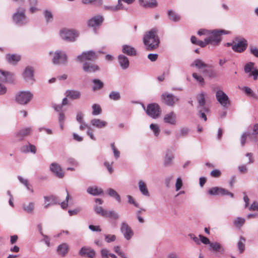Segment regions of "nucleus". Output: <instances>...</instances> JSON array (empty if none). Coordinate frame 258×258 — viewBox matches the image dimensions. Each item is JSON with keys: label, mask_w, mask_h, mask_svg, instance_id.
Segmentation results:
<instances>
[{"label": "nucleus", "mask_w": 258, "mask_h": 258, "mask_svg": "<svg viewBox=\"0 0 258 258\" xmlns=\"http://www.w3.org/2000/svg\"><path fill=\"white\" fill-rule=\"evenodd\" d=\"M122 51L130 56L136 55V50L135 48L128 45H123L122 46Z\"/></svg>", "instance_id": "nucleus-31"}, {"label": "nucleus", "mask_w": 258, "mask_h": 258, "mask_svg": "<svg viewBox=\"0 0 258 258\" xmlns=\"http://www.w3.org/2000/svg\"><path fill=\"white\" fill-rule=\"evenodd\" d=\"M245 242L246 239L243 236H240L237 243V247L238 248L239 253H242L244 251Z\"/></svg>", "instance_id": "nucleus-34"}, {"label": "nucleus", "mask_w": 258, "mask_h": 258, "mask_svg": "<svg viewBox=\"0 0 258 258\" xmlns=\"http://www.w3.org/2000/svg\"><path fill=\"white\" fill-rule=\"evenodd\" d=\"M97 57V53L94 51L90 50L82 52L77 57L76 60L80 62H85L87 61H93Z\"/></svg>", "instance_id": "nucleus-8"}, {"label": "nucleus", "mask_w": 258, "mask_h": 258, "mask_svg": "<svg viewBox=\"0 0 258 258\" xmlns=\"http://www.w3.org/2000/svg\"><path fill=\"white\" fill-rule=\"evenodd\" d=\"M13 19L14 22L19 26L27 24L28 19L25 15V9L22 7L18 8L13 15Z\"/></svg>", "instance_id": "nucleus-3"}, {"label": "nucleus", "mask_w": 258, "mask_h": 258, "mask_svg": "<svg viewBox=\"0 0 258 258\" xmlns=\"http://www.w3.org/2000/svg\"><path fill=\"white\" fill-rule=\"evenodd\" d=\"M251 135L249 132H245L242 134L241 137L240 144L242 146H244L245 143L246 139L248 137H251Z\"/></svg>", "instance_id": "nucleus-51"}, {"label": "nucleus", "mask_w": 258, "mask_h": 258, "mask_svg": "<svg viewBox=\"0 0 258 258\" xmlns=\"http://www.w3.org/2000/svg\"><path fill=\"white\" fill-rule=\"evenodd\" d=\"M150 128L153 132L154 134L156 137L158 136L160 132V130L158 124L151 123L150 125Z\"/></svg>", "instance_id": "nucleus-47"}, {"label": "nucleus", "mask_w": 258, "mask_h": 258, "mask_svg": "<svg viewBox=\"0 0 258 258\" xmlns=\"http://www.w3.org/2000/svg\"><path fill=\"white\" fill-rule=\"evenodd\" d=\"M245 222V219L240 217L235 218L233 221V225L238 229L241 228Z\"/></svg>", "instance_id": "nucleus-38"}, {"label": "nucleus", "mask_w": 258, "mask_h": 258, "mask_svg": "<svg viewBox=\"0 0 258 258\" xmlns=\"http://www.w3.org/2000/svg\"><path fill=\"white\" fill-rule=\"evenodd\" d=\"M49 54L52 55V61L54 64H63L67 62V56L63 51L57 50L54 53L50 52Z\"/></svg>", "instance_id": "nucleus-7"}, {"label": "nucleus", "mask_w": 258, "mask_h": 258, "mask_svg": "<svg viewBox=\"0 0 258 258\" xmlns=\"http://www.w3.org/2000/svg\"><path fill=\"white\" fill-rule=\"evenodd\" d=\"M143 42L147 50H152L156 49L160 43L156 30L152 29L147 32L144 36Z\"/></svg>", "instance_id": "nucleus-1"}, {"label": "nucleus", "mask_w": 258, "mask_h": 258, "mask_svg": "<svg viewBox=\"0 0 258 258\" xmlns=\"http://www.w3.org/2000/svg\"><path fill=\"white\" fill-rule=\"evenodd\" d=\"M105 218H109L113 220H118L120 218V215L118 213L113 210L107 211L105 217Z\"/></svg>", "instance_id": "nucleus-41"}, {"label": "nucleus", "mask_w": 258, "mask_h": 258, "mask_svg": "<svg viewBox=\"0 0 258 258\" xmlns=\"http://www.w3.org/2000/svg\"><path fill=\"white\" fill-rule=\"evenodd\" d=\"M174 156L172 153H167L166 154L164 163L166 166H169L172 164V162L173 160L174 159Z\"/></svg>", "instance_id": "nucleus-46"}, {"label": "nucleus", "mask_w": 258, "mask_h": 258, "mask_svg": "<svg viewBox=\"0 0 258 258\" xmlns=\"http://www.w3.org/2000/svg\"><path fill=\"white\" fill-rule=\"evenodd\" d=\"M199 238L200 242H202L205 244L210 245V244L211 243L207 237H206L202 235H199Z\"/></svg>", "instance_id": "nucleus-63"}, {"label": "nucleus", "mask_w": 258, "mask_h": 258, "mask_svg": "<svg viewBox=\"0 0 258 258\" xmlns=\"http://www.w3.org/2000/svg\"><path fill=\"white\" fill-rule=\"evenodd\" d=\"M216 98L218 102L224 108H227L230 104L228 96L221 90L216 91Z\"/></svg>", "instance_id": "nucleus-11"}, {"label": "nucleus", "mask_w": 258, "mask_h": 258, "mask_svg": "<svg viewBox=\"0 0 258 258\" xmlns=\"http://www.w3.org/2000/svg\"><path fill=\"white\" fill-rule=\"evenodd\" d=\"M69 246L67 243H62L59 244L56 249L58 254L61 256H65L68 253Z\"/></svg>", "instance_id": "nucleus-25"}, {"label": "nucleus", "mask_w": 258, "mask_h": 258, "mask_svg": "<svg viewBox=\"0 0 258 258\" xmlns=\"http://www.w3.org/2000/svg\"><path fill=\"white\" fill-rule=\"evenodd\" d=\"M66 120V116L63 112H60L58 113V121L59 127L61 130L64 128V123Z\"/></svg>", "instance_id": "nucleus-44"}, {"label": "nucleus", "mask_w": 258, "mask_h": 258, "mask_svg": "<svg viewBox=\"0 0 258 258\" xmlns=\"http://www.w3.org/2000/svg\"><path fill=\"white\" fill-rule=\"evenodd\" d=\"M197 99L198 101V108H203L205 111H209V109L206 104L205 97L204 93L198 94L197 96Z\"/></svg>", "instance_id": "nucleus-22"}, {"label": "nucleus", "mask_w": 258, "mask_h": 258, "mask_svg": "<svg viewBox=\"0 0 258 258\" xmlns=\"http://www.w3.org/2000/svg\"><path fill=\"white\" fill-rule=\"evenodd\" d=\"M44 16L46 19V21L47 23L51 22L53 19V15L52 13L48 10L44 11Z\"/></svg>", "instance_id": "nucleus-54"}, {"label": "nucleus", "mask_w": 258, "mask_h": 258, "mask_svg": "<svg viewBox=\"0 0 258 258\" xmlns=\"http://www.w3.org/2000/svg\"><path fill=\"white\" fill-rule=\"evenodd\" d=\"M94 210L96 213L98 214L101 215L103 217H105L107 210H105L101 207L96 206L94 208Z\"/></svg>", "instance_id": "nucleus-52"}, {"label": "nucleus", "mask_w": 258, "mask_h": 258, "mask_svg": "<svg viewBox=\"0 0 258 258\" xmlns=\"http://www.w3.org/2000/svg\"><path fill=\"white\" fill-rule=\"evenodd\" d=\"M50 170L57 177L62 178L64 176V172L60 166L56 163H52L50 165Z\"/></svg>", "instance_id": "nucleus-17"}, {"label": "nucleus", "mask_w": 258, "mask_h": 258, "mask_svg": "<svg viewBox=\"0 0 258 258\" xmlns=\"http://www.w3.org/2000/svg\"><path fill=\"white\" fill-rule=\"evenodd\" d=\"M112 164H113V162H112L111 164H110L107 161H105L104 162V165L106 167V168L107 169V170L110 174H111L113 171Z\"/></svg>", "instance_id": "nucleus-61"}, {"label": "nucleus", "mask_w": 258, "mask_h": 258, "mask_svg": "<svg viewBox=\"0 0 258 258\" xmlns=\"http://www.w3.org/2000/svg\"><path fill=\"white\" fill-rule=\"evenodd\" d=\"M163 120L165 123L175 125L176 123V115L174 112L171 111L164 115Z\"/></svg>", "instance_id": "nucleus-21"}, {"label": "nucleus", "mask_w": 258, "mask_h": 258, "mask_svg": "<svg viewBox=\"0 0 258 258\" xmlns=\"http://www.w3.org/2000/svg\"><path fill=\"white\" fill-rule=\"evenodd\" d=\"M44 199V208L47 209L50 205H55L59 203V201L55 196H45Z\"/></svg>", "instance_id": "nucleus-20"}, {"label": "nucleus", "mask_w": 258, "mask_h": 258, "mask_svg": "<svg viewBox=\"0 0 258 258\" xmlns=\"http://www.w3.org/2000/svg\"><path fill=\"white\" fill-rule=\"evenodd\" d=\"M146 112L151 117L156 119L160 116L161 113L160 106L156 103L150 104L147 107Z\"/></svg>", "instance_id": "nucleus-9"}, {"label": "nucleus", "mask_w": 258, "mask_h": 258, "mask_svg": "<svg viewBox=\"0 0 258 258\" xmlns=\"http://www.w3.org/2000/svg\"><path fill=\"white\" fill-rule=\"evenodd\" d=\"M79 254L81 256L94 258L96 255V251L90 247L84 246L80 249Z\"/></svg>", "instance_id": "nucleus-15"}, {"label": "nucleus", "mask_w": 258, "mask_h": 258, "mask_svg": "<svg viewBox=\"0 0 258 258\" xmlns=\"http://www.w3.org/2000/svg\"><path fill=\"white\" fill-rule=\"evenodd\" d=\"M83 70L88 73H94L100 70L98 65L89 61H86L83 65Z\"/></svg>", "instance_id": "nucleus-16"}, {"label": "nucleus", "mask_w": 258, "mask_h": 258, "mask_svg": "<svg viewBox=\"0 0 258 258\" xmlns=\"http://www.w3.org/2000/svg\"><path fill=\"white\" fill-rule=\"evenodd\" d=\"M237 42L232 45V50L236 52L241 53L246 50L248 43L247 40L244 38H236Z\"/></svg>", "instance_id": "nucleus-10"}, {"label": "nucleus", "mask_w": 258, "mask_h": 258, "mask_svg": "<svg viewBox=\"0 0 258 258\" xmlns=\"http://www.w3.org/2000/svg\"><path fill=\"white\" fill-rule=\"evenodd\" d=\"M66 190L67 192V197L66 198V202L65 201L62 202L60 204L61 207L63 209L67 207L68 202L69 199H70V195H69V191H68V190L67 189H66Z\"/></svg>", "instance_id": "nucleus-59"}, {"label": "nucleus", "mask_w": 258, "mask_h": 258, "mask_svg": "<svg viewBox=\"0 0 258 258\" xmlns=\"http://www.w3.org/2000/svg\"><path fill=\"white\" fill-rule=\"evenodd\" d=\"M60 36L64 40L73 42L76 40L78 34L74 30L64 29L60 31Z\"/></svg>", "instance_id": "nucleus-6"}, {"label": "nucleus", "mask_w": 258, "mask_h": 258, "mask_svg": "<svg viewBox=\"0 0 258 258\" xmlns=\"http://www.w3.org/2000/svg\"><path fill=\"white\" fill-rule=\"evenodd\" d=\"M191 67H196L199 69H202L207 67L208 65L202 59H196L193 63L191 64Z\"/></svg>", "instance_id": "nucleus-40"}, {"label": "nucleus", "mask_w": 258, "mask_h": 258, "mask_svg": "<svg viewBox=\"0 0 258 258\" xmlns=\"http://www.w3.org/2000/svg\"><path fill=\"white\" fill-rule=\"evenodd\" d=\"M182 186V181L180 177L177 178L175 183L176 191H178Z\"/></svg>", "instance_id": "nucleus-58"}, {"label": "nucleus", "mask_w": 258, "mask_h": 258, "mask_svg": "<svg viewBox=\"0 0 258 258\" xmlns=\"http://www.w3.org/2000/svg\"><path fill=\"white\" fill-rule=\"evenodd\" d=\"M120 232L124 238L127 240H130L134 236L133 231L125 221H123L121 223Z\"/></svg>", "instance_id": "nucleus-12"}, {"label": "nucleus", "mask_w": 258, "mask_h": 258, "mask_svg": "<svg viewBox=\"0 0 258 258\" xmlns=\"http://www.w3.org/2000/svg\"><path fill=\"white\" fill-rule=\"evenodd\" d=\"M249 52L255 57H258V48L256 46L251 45H250Z\"/></svg>", "instance_id": "nucleus-55"}, {"label": "nucleus", "mask_w": 258, "mask_h": 258, "mask_svg": "<svg viewBox=\"0 0 258 258\" xmlns=\"http://www.w3.org/2000/svg\"><path fill=\"white\" fill-rule=\"evenodd\" d=\"M254 63L249 62L246 63L244 67V71L245 73L249 74V77H253L254 80H256L258 78V73L256 68H254Z\"/></svg>", "instance_id": "nucleus-13"}, {"label": "nucleus", "mask_w": 258, "mask_h": 258, "mask_svg": "<svg viewBox=\"0 0 258 258\" xmlns=\"http://www.w3.org/2000/svg\"><path fill=\"white\" fill-rule=\"evenodd\" d=\"M106 193L110 197L114 198L116 201L119 203L121 202V198L119 194L113 188H109L106 190Z\"/></svg>", "instance_id": "nucleus-35"}, {"label": "nucleus", "mask_w": 258, "mask_h": 258, "mask_svg": "<svg viewBox=\"0 0 258 258\" xmlns=\"http://www.w3.org/2000/svg\"><path fill=\"white\" fill-rule=\"evenodd\" d=\"M66 95L67 97L73 100L78 99L81 96V93L79 91L74 90H67Z\"/></svg>", "instance_id": "nucleus-29"}, {"label": "nucleus", "mask_w": 258, "mask_h": 258, "mask_svg": "<svg viewBox=\"0 0 258 258\" xmlns=\"http://www.w3.org/2000/svg\"><path fill=\"white\" fill-rule=\"evenodd\" d=\"M225 188L219 187H214L210 189L208 191V193L211 195H222L223 192H224Z\"/></svg>", "instance_id": "nucleus-39"}, {"label": "nucleus", "mask_w": 258, "mask_h": 258, "mask_svg": "<svg viewBox=\"0 0 258 258\" xmlns=\"http://www.w3.org/2000/svg\"><path fill=\"white\" fill-rule=\"evenodd\" d=\"M33 94L30 91H21L15 96V101L21 105L27 104L32 99Z\"/></svg>", "instance_id": "nucleus-4"}, {"label": "nucleus", "mask_w": 258, "mask_h": 258, "mask_svg": "<svg viewBox=\"0 0 258 258\" xmlns=\"http://www.w3.org/2000/svg\"><path fill=\"white\" fill-rule=\"evenodd\" d=\"M139 189L142 194L146 197H149L150 194L148 190L146 183L142 180H140L138 182Z\"/></svg>", "instance_id": "nucleus-30"}, {"label": "nucleus", "mask_w": 258, "mask_h": 258, "mask_svg": "<svg viewBox=\"0 0 258 258\" xmlns=\"http://www.w3.org/2000/svg\"><path fill=\"white\" fill-rule=\"evenodd\" d=\"M140 5L145 8H156L158 3L156 0H139Z\"/></svg>", "instance_id": "nucleus-26"}, {"label": "nucleus", "mask_w": 258, "mask_h": 258, "mask_svg": "<svg viewBox=\"0 0 258 258\" xmlns=\"http://www.w3.org/2000/svg\"><path fill=\"white\" fill-rule=\"evenodd\" d=\"M225 34L227 33L224 30L209 31L207 36L206 37V41H207L208 44L214 45H218L221 40V35Z\"/></svg>", "instance_id": "nucleus-2"}, {"label": "nucleus", "mask_w": 258, "mask_h": 258, "mask_svg": "<svg viewBox=\"0 0 258 258\" xmlns=\"http://www.w3.org/2000/svg\"><path fill=\"white\" fill-rule=\"evenodd\" d=\"M92 109L93 111L92 113L93 115H97L101 113V108L100 106L98 104H94L92 105Z\"/></svg>", "instance_id": "nucleus-50"}, {"label": "nucleus", "mask_w": 258, "mask_h": 258, "mask_svg": "<svg viewBox=\"0 0 258 258\" xmlns=\"http://www.w3.org/2000/svg\"><path fill=\"white\" fill-rule=\"evenodd\" d=\"M161 99L162 102L168 106H173L179 100L178 97L167 92L163 93Z\"/></svg>", "instance_id": "nucleus-5"}, {"label": "nucleus", "mask_w": 258, "mask_h": 258, "mask_svg": "<svg viewBox=\"0 0 258 258\" xmlns=\"http://www.w3.org/2000/svg\"><path fill=\"white\" fill-rule=\"evenodd\" d=\"M248 208L250 211H258V203L253 202Z\"/></svg>", "instance_id": "nucleus-60"}, {"label": "nucleus", "mask_w": 258, "mask_h": 258, "mask_svg": "<svg viewBox=\"0 0 258 258\" xmlns=\"http://www.w3.org/2000/svg\"><path fill=\"white\" fill-rule=\"evenodd\" d=\"M87 191L89 194L93 196L99 195L103 193V190L101 188H98L96 186H89L87 188Z\"/></svg>", "instance_id": "nucleus-32"}, {"label": "nucleus", "mask_w": 258, "mask_h": 258, "mask_svg": "<svg viewBox=\"0 0 258 258\" xmlns=\"http://www.w3.org/2000/svg\"><path fill=\"white\" fill-rule=\"evenodd\" d=\"M192 77L193 78L196 79L198 82H199L200 83H203L204 82V78L201 76V75H198L197 73H194L192 74Z\"/></svg>", "instance_id": "nucleus-62"}, {"label": "nucleus", "mask_w": 258, "mask_h": 258, "mask_svg": "<svg viewBox=\"0 0 258 258\" xmlns=\"http://www.w3.org/2000/svg\"><path fill=\"white\" fill-rule=\"evenodd\" d=\"M168 15L169 19L174 22H178L180 19V16L172 10L168 11Z\"/></svg>", "instance_id": "nucleus-43"}, {"label": "nucleus", "mask_w": 258, "mask_h": 258, "mask_svg": "<svg viewBox=\"0 0 258 258\" xmlns=\"http://www.w3.org/2000/svg\"><path fill=\"white\" fill-rule=\"evenodd\" d=\"M210 247L212 250L218 252L220 254H223L225 251V248L217 242H211L210 244Z\"/></svg>", "instance_id": "nucleus-28"}, {"label": "nucleus", "mask_w": 258, "mask_h": 258, "mask_svg": "<svg viewBox=\"0 0 258 258\" xmlns=\"http://www.w3.org/2000/svg\"><path fill=\"white\" fill-rule=\"evenodd\" d=\"M210 174L213 177H219L220 176L221 172L218 169H214L211 172Z\"/></svg>", "instance_id": "nucleus-64"}, {"label": "nucleus", "mask_w": 258, "mask_h": 258, "mask_svg": "<svg viewBox=\"0 0 258 258\" xmlns=\"http://www.w3.org/2000/svg\"><path fill=\"white\" fill-rule=\"evenodd\" d=\"M21 151L24 153L31 152L33 154L36 153V149L34 145L29 144L27 145H25L22 147Z\"/></svg>", "instance_id": "nucleus-36"}, {"label": "nucleus", "mask_w": 258, "mask_h": 258, "mask_svg": "<svg viewBox=\"0 0 258 258\" xmlns=\"http://www.w3.org/2000/svg\"><path fill=\"white\" fill-rule=\"evenodd\" d=\"M103 21L102 16H95L88 21V25L89 27H95L100 25Z\"/></svg>", "instance_id": "nucleus-23"}, {"label": "nucleus", "mask_w": 258, "mask_h": 258, "mask_svg": "<svg viewBox=\"0 0 258 258\" xmlns=\"http://www.w3.org/2000/svg\"><path fill=\"white\" fill-rule=\"evenodd\" d=\"M14 80V75L13 73L0 69L1 81L5 83H13Z\"/></svg>", "instance_id": "nucleus-14"}, {"label": "nucleus", "mask_w": 258, "mask_h": 258, "mask_svg": "<svg viewBox=\"0 0 258 258\" xmlns=\"http://www.w3.org/2000/svg\"><path fill=\"white\" fill-rule=\"evenodd\" d=\"M118 60L120 66L123 70H126L128 68L130 62L126 56L120 54L118 56Z\"/></svg>", "instance_id": "nucleus-27"}, {"label": "nucleus", "mask_w": 258, "mask_h": 258, "mask_svg": "<svg viewBox=\"0 0 258 258\" xmlns=\"http://www.w3.org/2000/svg\"><path fill=\"white\" fill-rule=\"evenodd\" d=\"M109 97L113 100H118L120 99V94L119 92L111 91L109 95Z\"/></svg>", "instance_id": "nucleus-49"}, {"label": "nucleus", "mask_w": 258, "mask_h": 258, "mask_svg": "<svg viewBox=\"0 0 258 258\" xmlns=\"http://www.w3.org/2000/svg\"><path fill=\"white\" fill-rule=\"evenodd\" d=\"M31 132L32 128L30 127L22 128L15 133V137L18 141H21Z\"/></svg>", "instance_id": "nucleus-19"}, {"label": "nucleus", "mask_w": 258, "mask_h": 258, "mask_svg": "<svg viewBox=\"0 0 258 258\" xmlns=\"http://www.w3.org/2000/svg\"><path fill=\"white\" fill-rule=\"evenodd\" d=\"M198 112L199 114L200 115V117L204 120V121H206L207 118L206 115V113H208L209 111H205L203 108H198Z\"/></svg>", "instance_id": "nucleus-56"}, {"label": "nucleus", "mask_w": 258, "mask_h": 258, "mask_svg": "<svg viewBox=\"0 0 258 258\" xmlns=\"http://www.w3.org/2000/svg\"><path fill=\"white\" fill-rule=\"evenodd\" d=\"M23 78L28 82L32 83L34 81V69L32 67H27L23 74Z\"/></svg>", "instance_id": "nucleus-18"}, {"label": "nucleus", "mask_w": 258, "mask_h": 258, "mask_svg": "<svg viewBox=\"0 0 258 258\" xmlns=\"http://www.w3.org/2000/svg\"><path fill=\"white\" fill-rule=\"evenodd\" d=\"M7 61L12 64H15L19 61L21 59V56L18 54H7L6 56Z\"/></svg>", "instance_id": "nucleus-33"}, {"label": "nucleus", "mask_w": 258, "mask_h": 258, "mask_svg": "<svg viewBox=\"0 0 258 258\" xmlns=\"http://www.w3.org/2000/svg\"><path fill=\"white\" fill-rule=\"evenodd\" d=\"M189 132V129L187 127H182L180 128L179 133L176 135V137L177 139L180 137L186 136Z\"/></svg>", "instance_id": "nucleus-48"}, {"label": "nucleus", "mask_w": 258, "mask_h": 258, "mask_svg": "<svg viewBox=\"0 0 258 258\" xmlns=\"http://www.w3.org/2000/svg\"><path fill=\"white\" fill-rule=\"evenodd\" d=\"M241 90L244 91L246 95L248 96L252 97L254 99H257L258 96L252 90L251 88L247 86H244L241 88Z\"/></svg>", "instance_id": "nucleus-42"}, {"label": "nucleus", "mask_w": 258, "mask_h": 258, "mask_svg": "<svg viewBox=\"0 0 258 258\" xmlns=\"http://www.w3.org/2000/svg\"><path fill=\"white\" fill-rule=\"evenodd\" d=\"M34 208V203L30 202L28 204H24L23 205V209L24 211L28 213H32Z\"/></svg>", "instance_id": "nucleus-45"}, {"label": "nucleus", "mask_w": 258, "mask_h": 258, "mask_svg": "<svg viewBox=\"0 0 258 258\" xmlns=\"http://www.w3.org/2000/svg\"><path fill=\"white\" fill-rule=\"evenodd\" d=\"M105 239L108 243L114 241L116 239V236L114 235L107 234L105 235Z\"/></svg>", "instance_id": "nucleus-57"}, {"label": "nucleus", "mask_w": 258, "mask_h": 258, "mask_svg": "<svg viewBox=\"0 0 258 258\" xmlns=\"http://www.w3.org/2000/svg\"><path fill=\"white\" fill-rule=\"evenodd\" d=\"M92 82L94 84L92 87V90L93 91L100 90L103 87L104 83L99 79H93Z\"/></svg>", "instance_id": "nucleus-37"}, {"label": "nucleus", "mask_w": 258, "mask_h": 258, "mask_svg": "<svg viewBox=\"0 0 258 258\" xmlns=\"http://www.w3.org/2000/svg\"><path fill=\"white\" fill-rule=\"evenodd\" d=\"M110 146L113 151L114 158L116 159H118L120 156V152L116 148L114 143H111Z\"/></svg>", "instance_id": "nucleus-53"}, {"label": "nucleus", "mask_w": 258, "mask_h": 258, "mask_svg": "<svg viewBox=\"0 0 258 258\" xmlns=\"http://www.w3.org/2000/svg\"><path fill=\"white\" fill-rule=\"evenodd\" d=\"M90 123L93 126L99 129L105 127L108 124L107 121L99 118L92 119L90 121Z\"/></svg>", "instance_id": "nucleus-24"}]
</instances>
